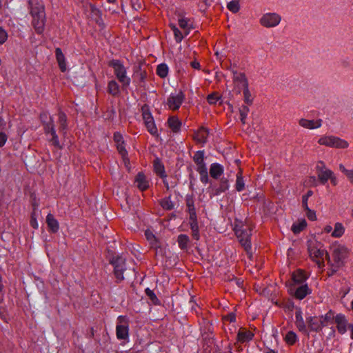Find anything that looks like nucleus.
Segmentation results:
<instances>
[{
  "label": "nucleus",
  "mask_w": 353,
  "mask_h": 353,
  "mask_svg": "<svg viewBox=\"0 0 353 353\" xmlns=\"http://www.w3.org/2000/svg\"><path fill=\"white\" fill-rule=\"evenodd\" d=\"M30 14L32 18V25L38 34H41L45 30L46 21L45 7L39 0H28Z\"/></svg>",
  "instance_id": "f257e3e1"
},
{
  "label": "nucleus",
  "mask_w": 353,
  "mask_h": 353,
  "mask_svg": "<svg viewBox=\"0 0 353 353\" xmlns=\"http://www.w3.org/2000/svg\"><path fill=\"white\" fill-rule=\"evenodd\" d=\"M235 234L238 238L241 246L246 253L251 255V236L252 227L249 224H244L241 222L236 223L234 228Z\"/></svg>",
  "instance_id": "f03ea898"
},
{
  "label": "nucleus",
  "mask_w": 353,
  "mask_h": 353,
  "mask_svg": "<svg viewBox=\"0 0 353 353\" xmlns=\"http://www.w3.org/2000/svg\"><path fill=\"white\" fill-rule=\"evenodd\" d=\"M307 250L310 258L315 261L319 268L324 265V257L330 262L329 254L323 249L321 243L316 241H309L307 242Z\"/></svg>",
  "instance_id": "7ed1b4c3"
},
{
  "label": "nucleus",
  "mask_w": 353,
  "mask_h": 353,
  "mask_svg": "<svg viewBox=\"0 0 353 353\" xmlns=\"http://www.w3.org/2000/svg\"><path fill=\"white\" fill-rule=\"evenodd\" d=\"M108 65L114 69V74L123 88H127L130 83V78L127 76V71L120 60L112 59Z\"/></svg>",
  "instance_id": "20e7f679"
},
{
  "label": "nucleus",
  "mask_w": 353,
  "mask_h": 353,
  "mask_svg": "<svg viewBox=\"0 0 353 353\" xmlns=\"http://www.w3.org/2000/svg\"><path fill=\"white\" fill-rule=\"evenodd\" d=\"M330 250L333 263L336 264V267H342L348 256V249L344 245L334 243L330 247Z\"/></svg>",
  "instance_id": "39448f33"
},
{
  "label": "nucleus",
  "mask_w": 353,
  "mask_h": 353,
  "mask_svg": "<svg viewBox=\"0 0 353 353\" xmlns=\"http://www.w3.org/2000/svg\"><path fill=\"white\" fill-rule=\"evenodd\" d=\"M110 263L114 267V274L117 282L122 281L124 279L123 272L126 270L125 259L121 256H113L110 259Z\"/></svg>",
  "instance_id": "423d86ee"
},
{
  "label": "nucleus",
  "mask_w": 353,
  "mask_h": 353,
  "mask_svg": "<svg viewBox=\"0 0 353 353\" xmlns=\"http://www.w3.org/2000/svg\"><path fill=\"white\" fill-rule=\"evenodd\" d=\"M318 143L320 145H325L327 147L345 149L349 146L348 143L339 137L334 136H326L321 137Z\"/></svg>",
  "instance_id": "0eeeda50"
},
{
  "label": "nucleus",
  "mask_w": 353,
  "mask_h": 353,
  "mask_svg": "<svg viewBox=\"0 0 353 353\" xmlns=\"http://www.w3.org/2000/svg\"><path fill=\"white\" fill-rule=\"evenodd\" d=\"M316 171L318 176L319 183L322 185H325L329 179L332 176L333 172L328 169L323 161H318L316 166Z\"/></svg>",
  "instance_id": "6e6552de"
},
{
  "label": "nucleus",
  "mask_w": 353,
  "mask_h": 353,
  "mask_svg": "<svg viewBox=\"0 0 353 353\" xmlns=\"http://www.w3.org/2000/svg\"><path fill=\"white\" fill-rule=\"evenodd\" d=\"M233 83L234 84V90L236 92L240 93L241 91L248 88V80L243 72H233Z\"/></svg>",
  "instance_id": "1a4fd4ad"
},
{
  "label": "nucleus",
  "mask_w": 353,
  "mask_h": 353,
  "mask_svg": "<svg viewBox=\"0 0 353 353\" xmlns=\"http://www.w3.org/2000/svg\"><path fill=\"white\" fill-rule=\"evenodd\" d=\"M128 321L123 316L118 317V323L116 327L117 337L119 339H127L128 338Z\"/></svg>",
  "instance_id": "9d476101"
},
{
  "label": "nucleus",
  "mask_w": 353,
  "mask_h": 353,
  "mask_svg": "<svg viewBox=\"0 0 353 353\" xmlns=\"http://www.w3.org/2000/svg\"><path fill=\"white\" fill-rule=\"evenodd\" d=\"M281 20V16L276 13H266L260 19V23L265 28H272L279 25Z\"/></svg>",
  "instance_id": "9b49d317"
},
{
  "label": "nucleus",
  "mask_w": 353,
  "mask_h": 353,
  "mask_svg": "<svg viewBox=\"0 0 353 353\" xmlns=\"http://www.w3.org/2000/svg\"><path fill=\"white\" fill-rule=\"evenodd\" d=\"M185 98L184 94L180 91L176 94H171L168 99L167 104L170 109L177 110L180 108Z\"/></svg>",
  "instance_id": "f8f14e48"
},
{
  "label": "nucleus",
  "mask_w": 353,
  "mask_h": 353,
  "mask_svg": "<svg viewBox=\"0 0 353 353\" xmlns=\"http://www.w3.org/2000/svg\"><path fill=\"white\" fill-rule=\"evenodd\" d=\"M290 293L292 294L296 299L299 300L303 299L307 294L311 293V290L307 284L300 285L297 287L294 285L290 288Z\"/></svg>",
  "instance_id": "ddd939ff"
},
{
  "label": "nucleus",
  "mask_w": 353,
  "mask_h": 353,
  "mask_svg": "<svg viewBox=\"0 0 353 353\" xmlns=\"http://www.w3.org/2000/svg\"><path fill=\"white\" fill-rule=\"evenodd\" d=\"M142 116L148 131L153 136L157 135L158 130L155 125L154 118L151 114V112H143Z\"/></svg>",
  "instance_id": "4468645a"
},
{
  "label": "nucleus",
  "mask_w": 353,
  "mask_h": 353,
  "mask_svg": "<svg viewBox=\"0 0 353 353\" xmlns=\"http://www.w3.org/2000/svg\"><path fill=\"white\" fill-rule=\"evenodd\" d=\"M307 326L311 331L319 332L325 323L322 322L320 316H310L307 318Z\"/></svg>",
  "instance_id": "2eb2a0df"
},
{
  "label": "nucleus",
  "mask_w": 353,
  "mask_h": 353,
  "mask_svg": "<svg viewBox=\"0 0 353 353\" xmlns=\"http://www.w3.org/2000/svg\"><path fill=\"white\" fill-rule=\"evenodd\" d=\"M145 66V65L143 63H139L137 65L134 67L133 77L139 82H144L147 77V72Z\"/></svg>",
  "instance_id": "dca6fc26"
},
{
  "label": "nucleus",
  "mask_w": 353,
  "mask_h": 353,
  "mask_svg": "<svg viewBox=\"0 0 353 353\" xmlns=\"http://www.w3.org/2000/svg\"><path fill=\"white\" fill-rule=\"evenodd\" d=\"M208 134V130L201 127L194 132L193 139L197 143L204 144L207 142Z\"/></svg>",
  "instance_id": "f3484780"
},
{
  "label": "nucleus",
  "mask_w": 353,
  "mask_h": 353,
  "mask_svg": "<svg viewBox=\"0 0 353 353\" xmlns=\"http://www.w3.org/2000/svg\"><path fill=\"white\" fill-rule=\"evenodd\" d=\"M134 183L141 191H145L149 188V181L143 172H139L137 174Z\"/></svg>",
  "instance_id": "a211bd4d"
},
{
  "label": "nucleus",
  "mask_w": 353,
  "mask_h": 353,
  "mask_svg": "<svg viewBox=\"0 0 353 353\" xmlns=\"http://www.w3.org/2000/svg\"><path fill=\"white\" fill-rule=\"evenodd\" d=\"M153 169L154 172L161 179L166 178L167 174L165 173V167L161 159L157 157L153 161Z\"/></svg>",
  "instance_id": "6ab92c4d"
},
{
  "label": "nucleus",
  "mask_w": 353,
  "mask_h": 353,
  "mask_svg": "<svg viewBox=\"0 0 353 353\" xmlns=\"http://www.w3.org/2000/svg\"><path fill=\"white\" fill-rule=\"evenodd\" d=\"M321 119L317 120H309L305 119H301L299 120V124L301 126L307 129H315L321 127Z\"/></svg>",
  "instance_id": "aec40b11"
},
{
  "label": "nucleus",
  "mask_w": 353,
  "mask_h": 353,
  "mask_svg": "<svg viewBox=\"0 0 353 353\" xmlns=\"http://www.w3.org/2000/svg\"><path fill=\"white\" fill-rule=\"evenodd\" d=\"M295 323L299 330L303 333L307 334V329L303 321L302 312L300 308L296 310L295 312Z\"/></svg>",
  "instance_id": "412c9836"
},
{
  "label": "nucleus",
  "mask_w": 353,
  "mask_h": 353,
  "mask_svg": "<svg viewBox=\"0 0 353 353\" xmlns=\"http://www.w3.org/2000/svg\"><path fill=\"white\" fill-rule=\"evenodd\" d=\"M254 334L244 328H240L237 334V341L240 343H245L253 339Z\"/></svg>",
  "instance_id": "4be33fe9"
},
{
  "label": "nucleus",
  "mask_w": 353,
  "mask_h": 353,
  "mask_svg": "<svg viewBox=\"0 0 353 353\" xmlns=\"http://www.w3.org/2000/svg\"><path fill=\"white\" fill-rule=\"evenodd\" d=\"M46 223L50 232L57 233L58 232L59 229V224L52 214H48L47 215Z\"/></svg>",
  "instance_id": "5701e85b"
},
{
  "label": "nucleus",
  "mask_w": 353,
  "mask_h": 353,
  "mask_svg": "<svg viewBox=\"0 0 353 353\" xmlns=\"http://www.w3.org/2000/svg\"><path fill=\"white\" fill-rule=\"evenodd\" d=\"M334 323L336 324V327L339 333L344 334L346 330L347 321L343 314H337L335 317Z\"/></svg>",
  "instance_id": "b1692460"
},
{
  "label": "nucleus",
  "mask_w": 353,
  "mask_h": 353,
  "mask_svg": "<svg viewBox=\"0 0 353 353\" xmlns=\"http://www.w3.org/2000/svg\"><path fill=\"white\" fill-rule=\"evenodd\" d=\"M168 127L174 133H178L181 130V121L178 119L177 117H170L168 120Z\"/></svg>",
  "instance_id": "393cba45"
},
{
  "label": "nucleus",
  "mask_w": 353,
  "mask_h": 353,
  "mask_svg": "<svg viewBox=\"0 0 353 353\" xmlns=\"http://www.w3.org/2000/svg\"><path fill=\"white\" fill-rule=\"evenodd\" d=\"M307 279L305 272L302 270H297L292 274V281L294 285H303V283Z\"/></svg>",
  "instance_id": "a878e982"
},
{
  "label": "nucleus",
  "mask_w": 353,
  "mask_h": 353,
  "mask_svg": "<svg viewBox=\"0 0 353 353\" xmlns=\"http://www.w3.org/2000/svg\"><path fill=\"white\" fill-rule=\"evenodd\" d=\"M223 173V167L221 165L217 163L211 164L210 168V174L212 178L217 179L222 175Z\"/></svg>",
  "instance_id": "bb28decb"
},
{
  "label": "nucleus",
  "mask_w": 353,
  "mask_h": 353,
  "mask_svg": "<svg viewBox=\"0 0 353 353\" xmlns=\"http://www.w3.org/2000/svg\"><path fill=\"white\" fill-rule=\"evenodd\" d=\"M55 56L61 71L65 72L66 70V62L65 59V56L62 52L61 48H56Z\"/></svg>",
  "instance_id": "cd10ccee"
},
{
  "label": "nucleus",
  "mask_w": 353,
  "mask_h": 353,
  "mask_svg": "<svg viewBox=\"0 0 353 353\" xmlns=\"http://www.w3.org/2000/svg\"><path fill=\"white\" fill-rule=\"evenodd\" d=\"M228 180L226 178H222L220 181L219 186L216 188H213L214 194L219 195L222 192H225L229 188Z\"/></svg>",
  "instance_id": "c85d7f7f"
},
{
  "label": "nucleus",
  "mask_w": 353,
  "mask_h": 353,
  "mask_svg": "<svg viewBox=\"0 0 353 353\" xmlns=\"http://www.w3.org/2000/svg\"><path fill=\"white\" fill-rule=\"evenodd\" d=\"M196 171L200 174V179L203 183H208L209 181L208 169L205 165H201L200 166H197Z\"/></svg>",
  "instance_id": "c756f323"
},
{
  "label": "nucleus",
  "mask_w": 353,
  "mask_h": 353,
  "mask_svg": "<svg viewBox=\"0 0 353 353\" xmlns=\"http://www.w3.org/2000/svg\"><path fill=\"white\" fill-rule=\"evenodd\" d=\"M189 22L190 20L184 17L180 18L178 20L179 26L181 29H183L185 36L190 33V30L192 28Z\"/></svg>",
  "instance_id": "7c9ffc66"
},
{
  "label": "nucleus",
  "mask_w": 353,
  "mask_h": 353,
  "mask_svg": "<svg viewBox=\"0 0 353 353\" xmlns=\"http://www.w3.org/2000/svg\"><path fill=\"white\" fill-rule=\"evenodd\" d=\"M190 238L187 234H181L177 237L179 247L183 250H187Z\"/></svg>",
  "instance_id": "2f4dec72"
},
{
  "label": "nucleus",
  "mask_w": 353,
  "mask_h": 353,
  "mask_svg": "<svg viewBox=\"0 0 353 353\" xmlns=\"http://www.w3.org/2000/svg\"><path fill=\"white\" fill-rule=\"evenodd\" d=\"M107 92L111 95H117L119 93V84L114 80L110 81L108 83Z\"/></svg>",
  "instance_id": "473e14b6"
},
{
  "label": "nucleus",
  "mask_w": 353,
  "mask_h": 353,
  "mask_svg": "<svg viewBox=\"0 0 353 353\" xmlns=\"http://www.w3.org/2000/svg\"><path fill=\"white\" fill-rule=\"evenodd\" d=\"M114 145H117V150H118L119 153L121 155L125 163H126L127 161L129 162V159L127 157L128 152L125 150V146H124L126 145L125 141H123L122 142L117 143Z\"/></svg>",
  "instance_id": "72a5a7b5"
},
{
  "label": "nucleus",
  "mask_w": 353,
  "mask_h": 353,
  "mask_svg": "<svg viewBox=\"0 0 353 353\" xmlns=\"http://www.w3.org/2000/svg\"><path fill=\"white\" fill-rule=\"evenodd\" d=\"M345 232V228L341 223H336L334 225V229L332 232L333 237L339 238L341 237Z\"/></svg>",
  "instance_id": "f704fd0d"
},
{
  "label": "nucleus",
  "mask_w": 353,
  "mask_h": 353,
  "mask_svg": "<svg viewBox=\"0 0 353 353\" xmlns=\"http://www.w3.org/2000/svg\"><path fill=\"white\" fill-rule=\"evenodd\" d=\"M235 188L238 192H241L245 188V183L242 176L241 171L238 172V173L236 174Z\"/></svg>",
  "instance_id": "c9c22d12"
},
{
  "label": "nucleus",
  "mask_w": 353,
  "mask_h": 353,
  "mask_svg": "<svg viewBox=\"0 0 353 353\" xmlns=\"http://www.w3.org/2000/svg\"><path fill=\"white\" fill-rule=\"evenodd\" d=\"M168 73V67L165 63H161L157 68V74L161 78H165Z\"/></svg>",
  "instance_id": "e433bc0d"
},
{
  "label": "nucleus",
  "mask_w": 353,
  "mask_h": 353,
  "mask_svg": "<svg viewBox=\"0 0 353 353\" xmlns=\"http://www.w3.org/2000/svg\"><path fill=\"white\" fill-rule=\"evenodd\" d=\"M160 205L165 210H171L174 208V204L171 201L170 196L161 199Z\"/></svg>",
  "instance_id": "4c0bfd02"
},
{
  "label": "nucleus",
  "mask_w": 353,
  "mask_h": 353,
  "mask_svg": "<svg viewBox=\"0 0 353 353\" xmlns=\"http://www.w3.org/2000/svg\"><path fill=\"white\" fill-rule=\"evenodd\" d=\"M193 160L196 166L205 165L204 163V151H197L193 157Z\"/></svg>",
  "instance_id": "58836bf2"
},
{
  "label": "nucleus",
  "mask_w": 353,
  "mask_h": 353,
  "mask_svg": "<svg viewBox=\"0 0 353 353\" xmlns=\"http://www.w3.org/2000/svg\"><path fill=\"white\" fill-rule=\"evenodd\" d=\"M323 323H325V326L327 325L329 323H332L335 321V317L334 312L332 311L328 312L325 316H320Z\"/></svg>",
  "instance_id": "ea45409f"
},
{
  "label": "nucleus",
  "mask_w": 353,
  "mask_h": 353,
  "mask_svg": "<svg viewBox=\"0 0 353 353\" xmlns=\"http://www.w3.org/2000/svg\"><path fill=\"white\" fill-rule=\"evenodd\" d=\"M307 226L305 220H302L297 224H293L292 226V230L294 234H298L305 229Z\"/></svg>",
  "instance_id": "a19ab883"
},
{
  "label": "nucleus",
  "mask_w": 353,
  "mask_h": 353,
  "mask_svg": "<svg viewBox=\"0 0 353 353\" xmlns=\"http://www.w3.org/2000/svg\"><path fill=\"white\" fill-rule=\"evenodd\" d=\"M145 292L146 295L148 296V298L154 305H159L161 304L159 299L157 298V296L152 290H151L149 288H146Z\"/></svg>",
  "instance_id": "79ce46f5"
},
{
  "label": "nucleus",
  "mask_w": 353,
  "mask_h": 353,
  "mask_svg": "<svg viewBox=\"0 0 353 353\" xmlns=\"http://www.w3.org/2000/svg\"><path fill=\"white\" fill-rule=\"evenodd\" d=\"M171 29L172 30L174 35V39L176 43H181L183 39V33L176 27L175 25H170Z\"/></svg>",
  "instance_id": "37998d69"
},
{
  "label": "nucleus",
  "mask_w": 353,
  "mask_h": 353,
  "mask_svg": "<svg viewBox=\"0 0 353 353\" xmlns=\"http://www.w3.org/2000/svg\"><path fill=\"white\" fill-rule=\"evenodd\" d=\"M228 9L233 13H236L240 9L239 0H232L227 5Z\"/></svg>",
  "instance_id": "c03bdc74"
},
{
  "label": "nucleus",
  "mask_w": 353,
  "mask_h": 353,
  "mask_svg": "<svg viewBox=\"0 0 353 353\" xmlns=\"http://www.w3.org/2000/svg\"><path fill=\"white\" fill-rule=\"evenodd\" d=\"M296 339H297L296 334L292 331H289L286 334L285 337V342L288 345H294L295 343V342L296 341Z\"/></svg>",
  "instance_id": "a18cd8bd"
},
{
  "label": "nucleus",
  "mask_w": 353,
  "mask_h": 353,
  "mask_svg": "<svg viewBox=\"0 0 353 353\" xmlns=\"http://www.w3.org/2000/svg\"><path fill=\"white\" fill-rule=\"evenodd\" d=\"M50 134L52 135V139L50 140V142L52 143V144L53 145H54L55 147L61 148L60 143H59V138H58V136L56 134V132H55V130L54 128V126L51 127Z\"/></svg>",
  "instance_id": "49530a36"
},
{
  "label": "nucleus",
  "mask_w": 353,
  "mask_h": 353,
  "mask_svg": "<svg viewBox=\"0 0 353 353\" xmlns=\"http://www.w3.org/2000/svg\"><path fill=\"white\" fill-rule=\"evenodd\" d=\"M59 121L60 124V128L64 130L67 127V117L63 112L59 113Z\"/></svg>",
  "instance_id": "de8ad7c7"
},
{
  "label": "nucleus",
  "mask_w": 353,
  "mask_h": 353,
  "mask_svg": "<svg viewBox=\"0 0 353 353\" xmlns=\"http://www.w3.org/2000/svg\"><path fill=\"white\" fill-rule=\"evenodd\" d=\"M221 99L218 92H213L209 94L207 97V101L210 104H215Z\"/></svg>",
  "instance_id": "09e8293b"
},
{
  "label": "nucleus",
  "mask_w": 353,
  "mask_h": 353,
  "mask_svg": "<svg viewBox=\"0 0 353 353\" xmlns=\"http://www.w3.org/2000/svg\"><path fill=\"white\" fill-rule=\"evenodd\" d=\"M243 93L244 102L247 105L252 104L253 98H252V94L249 90V88L243 90Z\"/></svg>",
  "instance_id": "8fccbe9b"
},
{
  "label": "nucleus",
  "mask_w": 353,
  "mask_h": 353,
  "mask_svg": "<svg viewBox=\"0 0 353 353\" xmlns=\"http://www.w3.org/2000/svg\"><path fill=\"white\" fill-rule=\"evenodd\" d=\"M212 0H201L198 4L199 10L202 12H205L206 9L212 5Z\"/></svg>",
  "instance_id": "3c124183"
},
{
  "label": "nucleus",
  "mask_w": 353,
  "mask_h": 353,
  "mask_svg": "<svg viewBox=\"0 0 353 353\" xmlns=\"http://www.w3.org/2000/svg\"><path fill=\"white\" fill-rule=\"evenodd\" d=\"M145 235L146 239L150 241L152 246H155L157 243V239L153 233L150 230H146L145 232Z\"/></svg>",
  "instance_id": "603ef678"
},
{
  "label": "nucleus",
  "mask_w": 353,
  "mask_h": 353,
  "mask_svg": "<svg viewBox=\"0 0 353 353\" xmlns=\"http://www.w3.org/2000/svg\"><path fill=\"white\" fill-rule=\"evenodd\" d=\"M330 265H331V268L330 269L327 271V274L329 276H332L334 275L337 271L338 270L341 268V267H336V264L332 263V261L330 260V262H328Z\"/></svg>",
  "instance_id": "864d4df0"
},
{
  "label": "nucleus",
  "mask_w": 353,
  "mask_h": 353,
  "mask_svg": "<svg viewBox=\"0 0 353 353\" xmlns=\"http://www.w3.org/2000/svg\"><path fill=\"white\" fill-rule=\"evenodd\" d=\"M189 224H190L191 230H199L197 217H195L194 219L189 218Z\"/></svg>",
  "instance_id": "5fc2aeb1"
},
{
  "label": "nucleus",
  "mask_w": 353,
  "mask_h": 353,
  "mask_svg": "<svg viewBox=\"0 0 353 353\" xmlns=\"http://www.w3.org/2000/svg\"><path fill=\"white\" fill-rule=\"evenodd\" d=\"M8 39V34L6 30L0 27V43H4Z\"/></svg>",
  "instance_id": "6e6d98bb"
},
{
  "label": "nucleus",
  "mask_w": 353,
  "mask_h": 353,
  "mask_svg": "<svg viewBox=\"0 0 353 353\" xmlns=\"http://www.w3.org/2000/svg\"><path fill=\"white\" fill-rule=\"evenodd\" d=\"M236 320L235 314L233 312L229 313L225 316H223V321L234 322Z\"/></svg>",
  "instance_id": "4d7b16f0"
},
{
  "label": "nucleus",
  "mask_w": 353,
  "mask_h": 353,
  "mask_svg": "<svg viewBox=\"0 0 353 353\" xmlns=\"http://www.w3.org/2000/svg\"><path fill=\"white\" fill-rule=\"evenodd\" d=\"M90 10L92 12V17L95 18V20L97 21V19L100 17V11L97 8H96L94 6H90Z\"/></svg>",
  "instance_id": "13d9d810"
},
{
  "label": "nucleus",
  "mask_w": 353,
  "mask_h": 353,
  "mask_svg": "<svg viewBox=\"0 0 353 353\" xmlns=\"http://www.w3.org/2000/svg\"><path fill=\"white\" fill-rule=\"evenodd\" d=\"M306 211V216L308 219L310 221H314L316 219V213L314 210H310V208H307L305 210Z\"/></svg>",
  "instance_id": "bf43d9fd"
},
{
  "label": "nucleus",
  "mask_w": 353,
  "mask_h": 353,
  "mask_svg": "<svg viewBox=\"0 0 353 353\" xmlns=\"http://www.w3.org/2000/svg\"><path fill=\"white\" fill-rule=\"evenodd\" d=\"M113 139L114 144L125 141L123 135L118 132L114 133Z\"/></svg>",
  "instance_id": "052dcab7"
},
{
  "label": "nucleus",
  "mask_w": 353,
  "mask_h": 353,
  "mask_svg": "<svg viewBox=\"0 0 353 353\" xmlns=\"http://www.w3.org/2000/svg\"><path fill=\"white\" fill-rule=\"evenodd\" d=\"M185 204L187 208L194 206V201L192 196L187 195L185 197Z\"/></svg>",
  "instance_id": "680f3d73"
},
{
  "label": "nucleus",
  "mask_w": 353,
  "mask_h": 353,
  "mask_svg": "<svg viewBox=\"0 0 353 353\" xmlns=\"http://www.w3.org/2000/svg\"><path fill=\"white\" fill-rule=\"evenodd\" d=\"M187 211L190 215L189 218L194 219L195 217H197L194 206H192L191 208H187Z\"/></svg>",
  "instance_id": "e2e57ef3"
},
{
  "label": "nucleus",
  "mask_w": 353,
  "mask_h": 353,
  "mask_svg": "<svg viewBox=\"0 0 353 353\" xmlns=\"http://www.w3.org/2000/svg\"><path fill=\"white\" fill-rule=\"evenodd\" d=\"M7 139V135L4 132H0V148L5 145Z\"/></svg>",
  "instance_id": "0e129e2a"
},
{
  "label": "nucleus",
  "mask_w": 353,
  "mask_h": 353,
  "mask_svg": "<svg viewBox=\"0 0 353 353\" xmlns=\"http://www.w3.org/2000/svg\"><path fill=\"white\" fill-rule=\"evenodd\" d=\"M239 118L243 124L246 123L247 112H239Z\"/></svg>",
  "instance_id": "69168bd1"
},
{
  "label": "nucleus",
  "mask_w": 353,
  "mask_h": 353,
  "mask_svg": "<svg viewBox=\"0 0 353 353\" xmlns=\"http://www.w3.org/2000/svg\"><path fill=\"white\" fill-rule=\"evenodd\" d=\"M30 225L34 228V229H37L38 228V223H37V219L34 217V214H32L31 216V219H30Z\"/></svg>",
  "instance_id": "338daca9"
},
{
  "label": "nucleus",
  "mask_w": 353,
  "mask_h": 353,
  "mask_svg": "<svg viewBox=\"0 0 353 353\" xmlns=\"http://www.w3.org/2000/svg\"><path fill=\"white\" fill-rule=\"evenodd\" d=\"M339 170L344 173L347 177L351 174L352 170H347L345 168V166L343 164L339 165Z\"/></svg>",
  "instance_id": "774afa93"
}]
</instances>
